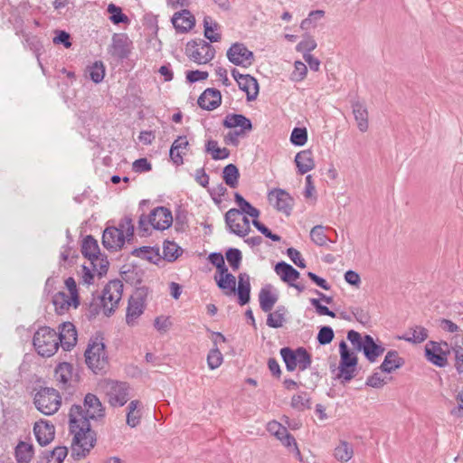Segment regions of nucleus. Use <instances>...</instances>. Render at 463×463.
I'll return each mask as SVG.
<instances>
[{"mask_svg": "<svg viewBox=\"0 0 463 463\" xmlns=\"http://www.w3.org/2000/svg\"><path fill=\"white\" fill-rule=\"evenodd\" d=\"M203 35L210 41V43H217L222 40L221 33H214L220 29L219 24L214 21L211 16L205 15L203 21Z\"/></svg>", "mask_w": 463, "mask_h": 463, "instance_id": "obj_34", "label": "nucleus"}, {"mask_svg": "<svg viewBox=\"0 0 463 463\" xmlns=\"http://www.w3.org/2000/svg\"><path fill=\"white\" fill-rule=\"evenodd\" d=\"M247 80L242 79L238 81L239 89L246 93L247 101L250 102L258 98L260 92V84L258 80L250 74H247Z\"/></svg>", "mask_w": 463, "mask_h": 463, "instance_id": "obj_28", "label": "nucleus"}, {"mask_svg": "<svg viewBox=\"0 0 463 463\" xmlns=\"http://www.w3.org/2000/svg\"><path fill=\"white\" fill-rule=\"evenodd\" d=\"M279 353L288 372H294L297 366L300 371H304L312 364L311 354L303 346L296 349L285 346L280 349Z\"/></svg>", "mask_w": 463, "mask_h": 463, "instance_id": "obj_7", "label": "nucleus"}, {"mask_svg": "<svg viewBox=\"0 0 463 463\" xmlns=\"http://www.w3.org/2000/svg\"><path fill=\"white\" fill-rule=\"evenodd\" d=\"M384 350V346L381 343L376 344L373 337L370 335L366 338L365 349L363 354L370 363H373L383 354Z\"/></svg>", "mask_w": 463, "mask_h": 463, "instance_id": "obj_36", "label": "nucleus"}, {"mask_svg": "<svg viewBox=\"0 0 463 463\" xmlns=\"http://www.w3.org/2000/svg\"><path fill=\"white\" fill-rule=\"evenodd\" d=\"M310 239L317 246L326 245L328 240L322 225H316L310 231Z\"/></svg>", "mask_w": 463, "mask_h": 463, "instance_id": "obj_55", "label": "nucleus"}, {"mask_svg": "<svg viewBox=\"0 0 463 463\" xmlns=\"http://www.w3.org/2000/svg\"><path fill=\"white\" fill-rule=\"evenodd\" d=\"M52 304L58 315H62L69 310L71 307L78 308L80 305V293H74L70 297L63 291H59L52 297Z\"/></svg>", "mask_w": 463, "mask_h": 463, "instance_id": "obj_16", "label": "nucleus"}, {"mask_svg": "<svg viewBox=\"0 0 463 463\" xmlns=\"http://www.w3.org/2000/svg\"><path fill=\"white\" fill-rule=\"evenodd\" d=\"M33 433L38 444L42 447H45L53 440L55 428L52 423H49V421L41 420L34 424Z\"/></svg>", "mask_w": 463, "mask_h": 463, "instance_id": "obj_22", "label": "nucleus"}, {"mask_svg": "<svg viewBox=\"0 0 463 463\" xmlns=\"http://www.w3.org/2000/svg\"><path fill=\"white\" fill-rule=\"evenodd\" d=\"M455 354V368L458 374L463 373V349L461 345H456L451 347Z\"/></svg>", "mask_w": 463, "mask_h": 463, "instance_id": "obj_64", "label": "nucleus"}, {"mask_svg": "<svg viewBox=\"0 0 463 463\" xmlns=\"http://www.w3.org/2000/svg\"><path fill=\"white\" fill-rule=\"evenodd\" d=\"M163 253L166 261L173 262L182 255L183 249L175 241L165 240L163 243Z\"/></svg>", "mask_w": 463, "mask_h": 463, "instance_id": "obj_40", "label": "nucleus"}, {"mask_svg": "<svg viewBox=\"0 0 463 463\" xmlns=\"http://www.w3.org/2000/svg\"><path fill=\"white\" fill-rule=\"evenodd\" d=\"M197 104L201 109L212 111L221 106L222 93L215 88H207L199 96Z\"/></svg>", "mask_w": 463, "mask_h": 463, "instance_id": "obj_20", "label": "nucleus"}, {"mask_svg": "<svg viewBox=\"0 0 463 463\" xmlns=\"http://www.w3.org/2000/svg\"><path fill=\"white\" fill-rule=\"evenodd\" d=\"M80 252L82 256L90 261L93 269L96 268V261H98L100 249L98 241L91 234L83 237L80 242Z\"/></svg>", "mask_w": 463, "mask_h": 463, "instance_id": "obj_21", "label": "nucleus"}, {"mask_svg": "<svg viewBox=\"0 0 463 463\" xmlns=\"http://www.w3.org/2000/svg\"><path fill=\"white\" fill-rule=\"evenodd\" d=\"M33 345L39 355L43 357L52 356L59 349L56 331L50 326H41L34 333Z\"/></svg>", "mask_w": 463, "mask_h": 463, "instance_id": "obj_6", "label": "nucleus"}, {"mask_svg": "<svg viewBox=\"0 0 463 463\" xmlns=\"http://www.w3.org/2000/svg\"><path fill=\"white\" fill-rule=\"evenodd\" d=\"M185 54L186 56L196 62L197 64H206L204 62L205 57L203 55L198 48V44L196 43V40H191L186 43L185 46Z\"/></svg>", "mask_w": 463, "mask_h": 463, "instance_id": "obj_46", "label": "nucleus"}, {"mask_svg": "<svg viewBox=\"0 0 463 463\" xmlns=\"http://www.w3.org/2000/svg\"><path fill=\"white\" fill-rule=\"evenodd\" d=\"M317 48V43L315 39L308 33L303 34V39L297 44L296 50L298 52L310 53Z\"/></svg>", "mask_w": 463, "mask_h": 463, "instance_id": "obj_52", "label": "nucleus"}, {"mask_svg": "<svg viewBox=\"0 0 463 463\" xmlns=\"http://www.w3.org/2000/svg\"><path fill=\"white\" fill-rule=\"evenodd\" d=\"M240 176L239 168L234 164H228L222 169V178L225 184L231 188L234 189L238 187Z\"/></svg>", "mask_w": 463, "mask_h": 463, "instance_id": "obj_35", "label": "nucleus"}, {"mask_svg": "<svg viewBox=\"0 0 463 463\" xmlns=\"http://www.w3.org/2000/svg\"><path fill=\"white\" fill-rule=\"evenodd\" d=\"M214 280L217 287L226 295L236 292V278L232 273L223 278H218L217 274H215Z\"/></svg>", "mask_w": 463, "mask_h": 463, "instance_id": "obj_43", "label": "nucleus"}, {"mask_svg": "<svg viewBox=\"0 0 463 463\" xmlns=\"http://www.w3.org/2000/svg\"><path fill=\"white\" fill-rule=\"evenodd\" d=\"M294 162L298 175H305L313 170L316 166L313 153L310 149L297 153Z\"/></svg>", "mask_w": 463, "mask_h": 463, "instance_id": "obj_25", "label": "nucleus"}, {"mask_svg": "<svg viewBox=\"0 0 463 463\" xmlns=\"http://www.w3.org/2000/svg\"><path fill=\"white\" fill-rule=\"evenodd\" d=\"M171 22L175 31L181 33H188L195 26V17L188 9L175 12Z\"/></svg>", "mask_w": 463, "mask_h": 463, "instance_id": "obj_19", "label": "nucleus"}, {"mask_svg": "<svg viewBox=\"0 0 463 463\" xmlns=\"http://www.w3.org/2000/svg\"><path fill=\"white\" fill-rule=\"evenodd\" d=\"M90 79L94 83H99L103 80L106 74V68L102 61H96L90 66H88Z\"/></svg>", "mask_w": 463, "mask_h": 463, "instance_id": "obj_45", "label": "nucleus"}, {"mask_svg": "<svg viewBox=\"0 0 463 463\" xmlns=\"http://www.w3.org/2000/svg\"><path fill=\"white\" fill-rule=\"evenodd\" d=\"M226 56L230 62L236 66L248 68L253 64L255 55L242 43H234L227 50Z\"/></svg>", "mask_w": 463, "mask_h": 463, "instance_id": "obj_11", "label": "nucleus"}, {"mask_svg": "<svg viewBox=\"0 0 463 463\" xmlns=\"http://www.w3.org/2000/svg\"><path fill=\"white\" fill-rule=\"evenodd\" d=\"M404 364V358L401 357L396 350H390L387 352L378 369L384 373H391L393 371L402 368Z\"/></svg>", "mask_w": 463, "mask_h": 463, "instance_id": "obj_24", "label": "nucleus"}, {"mask_svg": "<svg viewBox=\"0 0 463 463\" xmlns=\"http://www.w3.org/2000/svg\"><path fill=\"white\" fill-rule=\"evenodd\" d=\"M353 454V446L347 441H341L334 452L335 458L341 462H347Z\"/></svg>", "mask_w": 463, "mask_h": 463, "instance_id": "obj_47", "label": "nucleus"}, {"mask_svg": "<svg viewBox=\"0 0 463 463\" xmlns=\"http://www.w3.org/2000/svg\"><path fill=\"white\" fill-rule=\"evenodd\" d=\"M429 337V331L422 326H414L409 328V331L399 335L398 339L408 343L418 345L424 342Z\"/></svg>", "mask_w": 463, "mask_h": 463, "instance_id": "obj_31", "label": "nucleus"}, {"mask_svg": "<svg viewBox=\"0 0 463 463\" xmlns=\"http://www.w3.org/2000/svg\"><path fill=\"white\" fill-rule=\"evenodd\" d=\"M353 114L360 131L365 132L368 129V110L366 106L359 100H354L351 103Z\"/></svg>", "mask_w": 463, "mask_h": 463, "instance_id": "obj_30", "label": "nucleus"}, {"mask_svg": "<svg viewBox=\"0 0 463 463\" xmlns=\"http://www.w3.org/2000/svg\"><path fill=\"white\" fill-rule=\"evenodd\" d=\"M34 455V448L31 443L20 440L14 449L17 463H30Z\"/></svg>", "mask_w": 463, "mask_h": 463, "instance_id": "obj_33", "label": "nucleus"}, {"mask_svg": "<svg viewBox=\"0 0 463 463\" xmlns=\"http://www.w3.org/2000/svg\"><path fill=\"white\" fill-rule=\"evenodd\" d=\"M222 125L227 129L240 128L238 131L245 134L253 129L251 120L245 115L239 113H228L222 119Z\"/></svg>", "mask_w": 463, "mask_h": 463, "instance_id": "obj_18", "label": "nucleus"}, {"mask_svg": "<svg viewBox=\"0 0 463 463\" xmlns=\"http://www.w3.org/2000/svg\"><path fill=\"white\" fill-rule=\"evenodd\" d=\"M175 229L177 232H184L188 228V211L178 205L175 211Z\"/></svg>", "mask_w": 463, "mask_h": 463, "instance_id": "obj_44", "label": "nucleus"}, {"mask_svg": "<svg viewBox=\"0 0 463 463\" xmlns=\"http://www.w3.org/2000/svg\"><path fill=\"white\" fill-rule=\"evenodd\" d=\"M72 372L73 366L71 363H60L55 369V378L59 383L67 385L72 377Z\"/></svg>", "mask_w": 463, "mask_h": 463, "instance_id": "obj_41", "label": "nucleus"}, {"mask_svg": "<svg viewBox=\"0 0 463 463\" xmlns=\"http://www.w3.org/2000/svg\"><path fill=\"white\" fill-rule=\"evenodd\" d=\"M371 335L365 334L364 336L357 331L351 329L347 332L346 338L352 344L353 349L355 352L364 353L366 345V338Z\"/></svg>", "mask_w": 463, "mask_h": 463, "instance_id": "obj_42", "label": "nucleus"}, {"mask_svg": "<svg viewBox=\"0 0 463 463\" xmlns=\"http://www.w3.org/2000/svg\"><path fill=\"white\" fill-rule=\"evenodd\" d=\"M123 282L118 279H111L107 283L102 290L101 295L96 296L97 291L92 293V301L87 305L85 313L89 321L94 320L99 314L101 308L106 317H111L122 298Z\"/></svg>", "mask_w": 463, "mask_h": 463, "instance_id": "obj_2", "label": "nucleus"}, {"mask_svg": "<svg viewBox=\"0 0 463 463\" xmlns=\"http://www.w3.org/2000/svg\"><path fill=\"white\" fill-rule=\"evenodd\" d=\"M234 202L239 206L237 208H232L226 213V217L230 220L231 216H239L241 214L249 215L252 219L259 218L260 212L259 209L254 207L250 202H248L240 193H234Z\"/></svg>", "mask_w": 463, "mask_h": 463, "instance_id": "obj_17", "label": "nucleus"}, {"mask_svg": "<svg viewBox=\"0 0 463 463\" xmlns=\"http://www.w3.org/2000/svg\"><path fill=\"white\" fill-rule=\"evenodd\" d=\"M450 354V350H444L440 348V344L437 341L430 340L424 347V357L431 364L444 368L448 364V357Z\"/></svg>", "mask_w": 463, "mask_h": 463, "instance_id": "obj_13", "label": "nucleus"}, {"mask_svg": "<svg viewBox=\"0 0 463 463\" xmlns=\"http://www.w3.org/2000/svg\"><path fill=\"white\" fill-rule=\"evenodd\" d=\"M132 169L136 173H146L152 169V164L146 157H140L134 161Z\"/></svg>", "mask_w": 463, "mask_h": 463, "instance_id": "obj_63", "label": "nucleus"}, {"mask_svg": "<svg viewBox=\"0 0 463 463\" xmlns=\"http://www.w3.org/2000/svg\"><path fill=\"white\" fill-rule=\"evenodd\" d=\"M24 42L27 47L35 54L40 61V56L43 52V44L37 35L24 34Z\"/></svg>", "mask_w": 463, "mask_h": 463, "instance_id": "obj_51", "label": "nucleus"}, {"mask_svg": "<svg viewBox=\"0 0 463 463\" xmlns=\"http://www.w3.org/2000/svg\"><path fill=\"white\" fill-rule=\"evenodd\" d=\"M189 146V142L186 139L185 136H179L173 142L170 149H169V156L171 161L175 165H181L184 164V158L179 152L180 149H185Z\"/></svg>", "mask_w": 463, "mask_h": 463, "instance_id": "obj_32", "label": "nucleus"}, {"mask_svg": "<svg viewBox=\"0 0 463 463\" xmlns=\"http://www.w3.org/2000/svg\"><path fill=\"white\" fill-rule=\"evenodd\" d=\"M292 145L296 146H302L307 141V130L306 128L296 127L293 128L290 138Z\"/></svg>", "mask_w": 463, "mask_h": 463, "instance_id": "obj_53", "label": "nucleus"}, {"mask_svg": "<svg viewBox=\"0 0 463 463\" xmlns=\"http://www.w3.org/2000/svg\"><path fill=\"white\" fill-rule=\"evenodd\" d=\"M87 366L95 374H104L109 365V357L104 343V335L97 331L90 339L84 353Z\"/></svg>", "mask_w": 463, "mask_h": 463, "instance_id": "obj_3", "label": "nucleus"}, {"mask_svg": "<svg viewBox=\"0 0 463 463\" xmlns=\"http://www.w3.org/2000/svg\"><path fill=\"white\" fill-rule=\"evenodd\" d=\"M106 416L105 407L96 394L89 392L83 399V407L73 404L69 412V430L73 434L71 457L74 460L86 458L97 442V433L91 429L90 420L99 421Z\"/></svg>", "mask_w": 463, "mask_h": 463, "instance_id": "obj_1", "label": "nucleus"}, {"mask_svg": "<svg viewBox=\"0 0 463 463\" xmlns=\"http://www.w3.org/2000/svg\"><path fill=\"white\" fill-rule=\"evenodd\" d=\"M118 231H120L118 227L115 226H109L106 227L102 233L101 238V243L105 249H107L109 251L111 250L112 248H116L114 246V242L117 238V232Z\"/></svg>", "mask_w": 463, "mask_h": 463, "instance_id": "obj_49", "label": "nucleus"}, {"mask_svg": "<svg viewBox=\"0 0 463 463\" xmlns=\"http://www.w3.org/2000/svg\"><path fill=\"white\" fill-rule=\"evenodd\" d=\"M225 258L233 271H236L240 269L242 260V254L239 249H227L225 251Z\"/></svg>", "mask_w": 463, "mask_h": 463, "instance_id": "obj_50", "label": "nucleus"}, {"mask_svg": "<svg viewBox=\"0 0 463 463\" xmlns=\"http://www.w3.org/2000/svg\"><path fill=\"white\" fill-rule=\"evenodd\" d=\"M309 302L311 306L315 308L316 312L319 316H328L330 317H335L336 314L330 310L326 306L323 305L320 302V299L310 298Z\"/></svg>", "mask_w": 463, "mask_h": 463, "instance_id": "obj_59", "label": "nucleus"}, {"mask_svg": "<svg viewBox=\"0 0 463 463\" xmlns=\"http://www.w3.org/2000/svg\"><path fill=\"white\" fill-rule=\"evenodd\" d=\"M195 40H196V43L198 44V48L202 49V50H205L204 62L211 61L214 58L215 53H216L214 47L211 44L212 43H210V41L206 42L203 39H195Z\"/></svg>", "mask_w": 463, "mask_h": 463, "instance_id": "obj_58", "label": "nucleus"}, {"mask_svg": "<svg viewBox=\"0 0 463 463\" xmlns=\"http://www.w3.org/2000/svg\"><path fill=\"white\" fill-rule=\"evenodd\" d=\"M205 152L210 154L213 160H222L230 156V150L226 147H219L218 142L213 139H209L205 143Z\"/></svg>", "mask_w": 463, "mask_h": 463, "instance_id": "obj_39", "label": "nucleus"}, {"mask_svg": "<svg viewBox=\"0 0 463 463\" xmlns=\"http://www.w3.org/2000/svg\"><path fill=\"white\" fill-rule=\"evenodd\" d=\"M33 403L43 414L52 415L59 410L61 397L54 388L41 387L34 395Z\"/></svg>", "mask_w": 463, "mask_h": 463, "instance_id": "obj_8", "label": "nucleus"}, {"mask_svg": "<svg viewBox=\"0 0 463 463\" xmlns=\"http://www.w3.org/2000/svg\"><path fill=\"white\" fill-rule=\"evenodd\" d=\"M148 291L149 288L146 286L137 287L129 298L126 314V323L129 326H133L135 320L144 313Z\"/></svg>", "mask_w": 463, "mask_h": 463, "instance_id": "obj_10", "label": "nucleus"}, {"mask_svg": "<svg viewBox=\"0 0 463 463\" xmlns=\"http://www.w3.org/2000/svg\"><path fill=\"white\" fill-rule=\"evenodd\" d=\"M268 200L278 212L283 213L286 216L291 214L295 200L286 190L272 189L268 194Z\"/></svg>", "mask_w": 463, "mask_h": 463, "instance_id": "obj_12", "label": "nucleus"}, {"mask_svg": "<svg viewBox=\"0 0 463 463\" xmlns=\"http://www.w3.org/2000/svg\"><path fill=\"white\" fill-rule=\"evenodd\" d=\"M130 254L146 260L154 264H156V260H154V257H157V260L160 258L159 247L157 246H141L135 248Z\"/></svg>", "mask_w": 463, "mask_h": 463, "instance_id": "obj_37", "label": "nucleus"}, {"mask_svg": "<svg viewBox=\"0 0 463 463\" xmlns=\"http://www.w3.org/2000/svg\"><path fill=\"white\" fill-rule=\"evenodd\" d=\"M173 214L170 209L165 206H157L154 208L148 215L142 213L138 219V230L141 237L151 235L148 224L154 230L165 231L171 227L173 223Z\"/></svg>", "mask_w": 463, "mask_h": 463, "instance_id": "obj_4", "label": "nucleus"}, {"mask_svg": "<svg viewBox=\"0 0 463 463\" xmlns=\"http://www.w3.org/2000/svg\"><path fill=\"white\" fill-rule=\"evenodd\" d=\"M56 332L58 344L64 351H71L77 344L78 334L75 326L71 322H63Z\"/></svg>", "mask_w": 463, "mask_h": 463, "instance_id": "obj_14", "label": "nucleus"}, {"mask_svg": "<svg viewBox=\"0 0 463 463\" xmlns=\"http://www.w3.org/2000/svg\"><path fill=\"white\" fill-rule=\"evenodd\" d=\"M129 385L126 382L111 381L107 392L109 403L112 407H121L128 401Z\"/></svg>", "mask_w": 463, "mask_h": 463, "instance_id": "obj_15", "label": "nucleus"}, {"mask_svg": "<svg viewBox=\"0 0 463 463\" xmlns=\"http://www.w3.org/2000/svg\"><path fill=\"white\" fill-rule=\"evenodd\" d=\"M107 12L109 14V19L113 24L119 25L130 24V19L127 14L123 13V10L120 6L110 3L107 7Z\"/></svg>", "mask_w": 463, "mask_h": 463, "instance_id": "obj_38", "label": "nucleus"}, {"mask_svg": "<svg viewBox=\"0 0 463 463\" xmlns=\"http://www.w3.org/2000/svg\"><path fill=\"white\" fill-rule=\"evenodd\" d=\"M274 269L280 279L288 285H291L300 278V272L284 260L277 262Z\"/></svg>", "mask_w": 463, "mask_h": 463, "instance_id": "obj_26", "label": "nucleus"}, {"mask_svg": "<svg viewBox=\"0 0 463 463\" xmlns=\"http://www.w3.org/2000/svg\"><path fill=\"white\" fill-rule=\"evenodd\" d=\"M335 337L334 330L329 326H321L317 335V341L320 345L330 344Z\"/></svg>", "mask_w": 463, "mask_h": 463, "instance_id": "obj_54", "label": "nucleus"}, {"mask_svg": "<svg viewBox=\"0 0 463 463\" xmlns=\"http://www.w3.org/2000/svg\"><path fill=\"white\" fill-rule=\"evenodd\" d=\"M223 361V356L217 346L216 340H213V347L209 351L207 355V364L211 370L218 368Z\"/></svg>", "mask_w": 463, "mask_h": 463, "instance_id": "obj_48", "label": "nucleus"}, {"mask_svg": "<svg viewBox=\"0 0 463 463\" xmlns=\"http://www.w3.org/2000/svg\"><path fill=\"white\" fill-rule=\"evenodd\" d=\"M340 361L337 367L335 379L339 380L343 385L350 383L358 373V356L354 350L349 348L345 340L339 343Z\"/></svg>", "mask_w": 463, "mask_h": 463, "instance_id": "obj_5", "label": "nucleus"}, {"mask_svg": "<svg viewBox=\"0 0 463 463\" xmlns=\"http://www.w3.org/2000/svg\"><path fill=\"white\" fill-rule=\"evenodd\" d=\"M52 42L55 45H62L66 49L71 48L72 45L71 34L64 30H55Z\"/></svg>", "mask_w": 463, "mask_h": 463, "instance_id": "obj_56", "label": "nucleus"}, {"mask_svg": "<svg viewBox=\"0 0 463 463\" xmlns=\"http://www.w3.org/2000/svg\"><path fill=\"white\" fill-rule=\"evenodd\" d=\"M253 226L266 238L270 239L272 241L279 242L281 237L276 233H273L264 223L257 219H252Z\"/></svg>", "mask_w": 463, "mask_h": 463, "instance_id": "obj_57", "label": "nucleus"}, {"mask_svg": "<svg viewBox=\"0 0 463 463\" xmlns=\"http://www.w3.org/2000/svg\"><path fill=\"white\" fill-rule=\"evenodd\" d=\"M145 271L136 264L123 265L120 268L122 279L131 286L140 285L143 281Z\"/></svg>", "mask_w": 463, "mask_h": 463, "instance_id": "obj_23", "label": "nucleus"}, {"mask_svg": "<svg viewBox=\"0 0 463 463\" xmlns=\"http://www.w3.org/2000/svg\"><path fill=\"white\" fill-rule=\"evenodd\" d=\"M272 285H265L259 293V302L260 309L265 312H270L277 303L279 297L271 291Z\"/></svg>", "mask_w": 463, "mask_h": 463, "instance_id": "obj_29", "label": "nucleus"}, {"mask_svg": "<svg viewBox=\"0 0 463 463\" xmlns=\"http://www.w3.org/2000/svg\"><path fill=\"white\" fill-rule=\"evenodd\" d=\"M133 42L125 33H115L111 37V43L108 46V54L116 61L117 64L128 60L132 50Z\"/></svg>", "mask_w": 463, "mask_h": 463, "instance_id": "obj_9", "label": "nucleus"}, {"mask_svg": "<svg viewBox=\"0 0 463 463\" xmlns=\"http://www.w3.org/2000/svg\"><path fill=\"white\" fill-rule=\"evenodd\" d=\"M237 300L240 306H245L250 301V283L247 273H240L238 276V288L236 289Z\"/></svg>", "mask_w": 463, "mask_h": 463, "instance_id": "obj_27", "label": "nucleus"}, {"mask_svg": "<svg viewBox=\"0 0 463 463\" xmlns=\"http://www.w3.org/2000/svg\"><path fill=\"white\" fill-rule=\"evenodd\" d=\"M286 252L288 258L296 266H298L300 269L306 268V261L297 249L290 247L287 249Z\"/></svg>", "mask_w": 463, "mask_h": 463, "instance_id": "obj_62", "label": "nucleus"}, {"mask_svg": "<svg viewBox=\"0 0 463 463\" xmlns=\"http://www.w3.org/2000/svg\"><path fill=\"white\" fill-rule=\"evenodd\" d=\"M350 311L354 317L355 318V320L361 323L362 325H367L370 322L371 317L368 311H365L362 307H351Z\"/></svg>", "mask_w": 463, "mask_h": 463, "instance_id": "obj_60", "label": "nucleus"}, {"mask_svg": "<svg viewBox=\"0 0 463 463\" xmlns=\"http://www.w3.org/2000/svg\"><path fill=\"white\" fill-rule=\"evenodd\" d=\"M186 75V81L190 84L195 83L197 81L205 80L209 73L204 71H199V70H192L187 71L185 72Z\"/></svg>", "mask_w": 463, "mask_h": 463, "instance_id": "obj_61", "label": "nucleus"}]
</instances>
